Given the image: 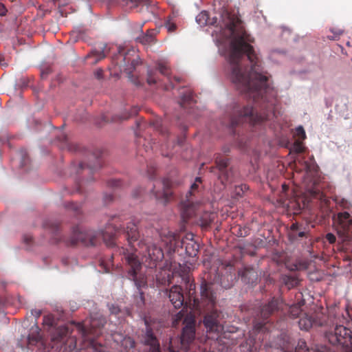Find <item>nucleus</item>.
<instances>
[{
    "instance_id": "nucleus-1",
    "label": "nucleus",
    "mask_w": 352,
    "mask_h": 352,
    "mask_svg": "<svg viewBox=\"0 0 352 352\" xmlns=\"http://www.w3.org/2000/svg\"><path fill=\"white\" fill-rule=\"evenodd\" d=\"M221 18L232 35L228 56L230 79L245 97L252 98L255 103L261 102L263 111L258 113L252 105H236L230 116V126L234 128L245 122L261 124L274 116V104L267 98L272 91L267 78L261 73L259 58L250 45L254 38L247 33L242 21L234 12L223 10Z\"/></svg>"
},
{
    "instance_id": "nucleus-2",
    "label": "nucleus",
    "mask_w": 352,
    "mask_h": 352,
    "mask_svg": "<svg viewBox=\"0 0 352 352\" xmlns=\"http://www.w3.org/2000/svg\"><path fill=\"white\" fill-rule=\"evenodd\" d=\"M214 285V283L204 280L201 285V295L202 304L206 306V313L204 319V326L208 333L214 334V336H211V338L217 340L219 334L223 330V326L219 321L220 313L214 309L216 296Z\"/></svg>"
},
{
    "instance_id": "nucleus-3",
    "label": "nucleus",
    "mask_w": 352,
    "mask_h": 352,
    "mask_svg": "<svg viewBox=\"0 0 352 352\" xmlns=\"http://www.w3.org/2000/svg\"><path fill=\"white\" fill-rule=\"evenodd\" d=\"M120 232L119 228L109 225L104 232H95L93 230L82 231L78 226L73 228L70 238L66 241L68 245H75L78 243L83 245H96L102 240L108 246H113L116 243V236Z\"/></svg>"
},
{
    "instance_id": "nucleus-4",
    "label": "nucleus",
    "mask_w": 352,
    "mask_h": 352,
    "mask_svg": "<svg viewBox=\"0 0 352 352\" xmlns=\"http://www.w3.org/2000/svg\"><path fill=\"white\" fill-rule=\"evenodd\" d=\"M123 254L126 263L129 278L134 282L138 289L137 304L140 307L144 304V296L141 289L147 285L146 277L142 272V263L135 252H130L128 250L123 249Z\"/></svg>"
},
{
    "instance_id": "nucleus-5",
    "label": "nucleus",
    "mask_w": 352,
    "mask_h": 352,
    "mask_svg": "<svg viewBox=\"0 0 352 352\" xmlns=\"http://www.w3.org/2000/svg\"><path fill=\"white\" fill-rule=\"evenodd\" d=\"M160 236L162 243L169 252H175L179 251V248H184L186 254L193 257L199 251V245L194 240L192 233L186 234L182 240H179L173 232L164 230L160 232Z\"/></svg>"
},
{
    "instance_id": "nucleus-6",
    "label": "nucleus",
    "mask_w": 352,
    "mask_h": 352,
    "mask_svg": "<svg viewBox=\"0 0 352 352\" xmlns=\"http://www.w3.org/2000/svg\"><path fill=\"white\" fill-rule=\"evenodd\" d=\"M333 221L340 249L346 252V245L352 243V216L346 211L340 212L333 217Z\"/></svg>"
},
{
    "instance_id": "nucleus-7",
    "label": "nucleus",
    "mask_w": 352,
    "mask_h": 352,
    "mask_svg": "<svg viewBox=\"0 0 352 352\" xmlns=\"http://www.w3.org/2000/svg\"><path fill=\"white\" fill-rule=\"evenodd\" d=\"M106 323L105 318L103 317L94 318L91 317L89 320V327L87 329L86 325L82 323H78L77 327L82 336L89 341V345L91 346V351L94 349L102 348L100 345L98 347L96 346L94 338L102 334V329Z\"/></svg>"
},
{
    "instance_id": "nucleus-8",
    "label": "nucleus",
    "mask_w": 352,
    "mask_h": 352,
    "mask_svg": "<svg viewBox=\"0 0 352 352\" xmlns=\"http://www.w3.org/2000/svg\"><path fill=\"white\" fill-rule=\"evenodd\" d=\"M330 343L340 344L345 352H352V331L343 325H336L333 332L326 334Z\"/></svg>"
},
{
    "instance_id": "nucleus-9",
    "label": "nucleus",
    "mask_w": 352,
    "mask_h": 352,
    "mask_svg": "<svg viewBox=\"0 0 352 352\" xmlns=\"http://www.w3.org/2000/svg\"><path fill=\"white\" fill-rule=\"evenodd\" d=\"M214 162L216 166H211L210 172L214 173L216 169L219 170V179L222 184H226L227 182L232 181V170L228 169L229 165V158L222 156L220 153L215 155Z\"/></svg>"
},
{
    "instance_id": "nucleus-10",
    "label": "nucleus",
    "mask_w": 352,
    "mask_h": 352,
    "mask_svg": "<svg viewBox=\"0 0 352 352\" xmlns=\"http://www.w3.org/2000/svg\"><path fill=\"white\" fill-rule=\"evenodd\" d=\"M283 305L282 301L278 299L273 298L267 305L263 306L261 311V317L262 321L256 320L254 324V328L256 331H266L265 327L267 322L265 320L269 316L281 308Z\"/></svg>"
},
{
    "instance_id": "nucleus-11",
    "label": "nucleus",
    "mask_w": 352,
    "mask_h": 352,
    "mask_svg": "<svg viewBox=\"0 0 352 352\" xmlns=\"http://www.w3.org/2000/svg\"><path fill=\"white\" fill-rule=\"evenodd\" d=\"M200 183H201V178L196 177L195 182L190 186V191L186 195V201L182 204L181 216L183 221L185 222H187L191 217L195 215V206L190 197L198 189L199 184Z\"/></svg>"
},
{
    "instance_id": "nucleus-12",
    "label": "nucleus",
    "mask_w": 352,
    "mask_h": 352,
    "mask_svg": "<svg viewBox=\"0 0 352 352\" xmlns=\"http://www.w3.org/2000/svg\"><path fill=\"white\" fill-rule=\"evenodd\" d=\"M153 188L151 189V191L156 199L162 200L165 203L168 201L173 195L171 181L166 178L162 182H156V184H153Z\"/></svg>"
},
{
    "instance_id": "nucleus-13",
    "label": "nucleus",
    "mask_w": 352,
    "mask_h": 352,
    "mask_svg": "<svg viewBox=\"0 0 352 352\" xmlns=\"http://www.w3.org/2000/svg\"><path fill=\"white\" fill-rule=\"evenodd\" d=\"M140 248L146 246L147 253L146 261L148 262L151 267H155L157 262L161 261L164 258V252L161 247L155 244L146 245L142 241L138 242Z\"/></svg>"
},
{
    "instance_id": "nucleus-14",
    "label": "nucleus",
    "mask_w": 352,
    "mask_h": 352,
    "mask_svg": "<svg viewBox=\"0 0 352 352\" xmlns=\"http://www.w3.org/2000/svg\"><path fill=\"white\" fill-rule=\"evenodd\" d=\"M131 53L135 54V52L132 50H128L127 52H125L124 49H119V55L118 58H121L123 61L122 67H124V69L129 70L131 72V69H135L136 65L138 64V56L135 55V57L133 58H131L130 57ZM122 67V65L120 66Z\"/></svg>"
},
{
    "instance_id": "nucleus-15",
    "label": "nucleus",
    "mask_w": 352,
    "mask_h": 352,
    "mask_svg": "<svg viewBox=\"0 0 352 352\" xmlns=\"http://www.w3.org/2000/svg\"><path fill=\"white\" fill-rule=\"evenodd\" d=\"M168 298L175 309H179L184 305L183 289L180 286H173L168 292Z\"/></svg>"
},
{
    "instance_id": "nucleus-16",
    "label": "nucleus",
    "mask_w": 352,
    "mask_h": 352,
    "mask_svg": "<svg viewBox=\"0 0 352 352\" xmlns=\"http://www.w3.org/2000/svg\"><path fill=\"white\" fill-rule=\"evenodd\" d=\"M195 336L194 322L187 324L184 328L180 338L181 346L185 349L193 342Z\"/></svg>"
},
{
    "instance_id": "nucleus-17",
    "label": "nucleus",
    "mask_w": 352,
    "mask_h": 352,
    "mask_svg": "<svg viewBox=\"0 0 352 352\" xmlns=\"http://www.w3.org/2000/svg\"><path fill=\"white\" fill-rule=\"evenodd\" d=\"M70 334L69 328L66 326H60L56 329L52 335V341L60 344V346L65 344Z\"/></svg>"
},
{
    "instance_id": "nucleus-18",
    "label": "nucleus",
    "mask_w": 352,
    "mask_h": 352,
    "mask_svg": "<svg viewBox=\"0 0 352 352\" xmlns=\"http://www.w3.org/2000/svg\"><path fill=\"white\" fill-rule=\"evenodd\" d=\"M309 232L303 225L298 223H292L289 233V239L292 241L298 240L300 238L307 237Z\"/></svg>"
},
{
    "instance_id": "nucleus-19",
    "label": "nucleus",
    "mask_w": 352,
    "mask_h": 352,
    "mask_svg": "<svg viewBox=\"0 0 352 352\" xmlns=\"http://www.w3.org/2000/svg\"><path fill=\"white\" fill-rule=\"evenodd\" d=\"M126 236L129 244L131 248H135L134 243L138 242L140 235L138 231V226L134 222L128 223L126 230Z\"/></svg>"
},
{
    "instance_id": "nucleus-20",
    "label": "nucleus",
    "mask_w": 352,
    "mask_h": 352,
    "mask_svg": "<svg viewBox=\"0 0 352 352\" xmlns=\"http://www.w3.org/2000/svg\"><path fill=\"white\" fill-rule=\"evenodd\" d=\"M43 226L45 229L52 233V239L54 243H57L63 240L62 235L60 233L58 222L53 220H47L45 221Z\"/></svg>"
},
{
    "instance_id": "nucleus-21",
    "label": "nucleus",
    "mask_w": 352,
    "mask_h": 352,
    "mask_svg": "<svg viewBox=\"0 0 352 352\" xmlns=\"http://www.w3.org/2000/svg\"><path fill=\"white\" fill-rule=\"evenodd\" d=\"M241 280L246 284H253L256 282L257 273L252 267H244L239 272Z\"/></svg>"
},
{
    "instance_id": "nucleus-22",
    "label": "nucleus",
    "mask_w": 352,
    "mask_h": 352,
    "mask_svg": "<svg viewBox=\"0 0 352 352\" xmlns=\"http://www.w3.org/2000/svg\"><path fill=\"white\" fill-rule=\"evenodd\" d=\"M214 219V214L208 212H204L199 215L197 223L203 228H208Z\"/></svg>"
},
{
    "instance_id": "nucleus-23",
    "label": "nucleus",
    "mask_w": 352,
    "mask_h": 352,
    "mask_svg": "<svg viewBox=\"0 0 352 352\" xmlns=\"http://www.w3.org/2000/svg\"><path fill=\"white\" fill-rule=\"evenodd\" d=\"M179 103L180 106L184 109L192 108V105L196 103L192 92L190 90L186 91V93L182 96Z\"/></svg>"
},
{
    "instance_id": "nucleus-24",
    "label": "nucleus",
    "mask_w": 352,
    "mask_h": 352,
    "mask_svg": "<svg viewBox=\"0 0 352 352\" xmlns=\"http://www.w3.org/2000/svg\"><path fill=\"white\" fill-rule=\"evenodd\" d=\"M41 340V336L40 335V329L37 326L35 327H32L30 333L28 337V345H36Z\"/></svg>"
},
{
    "instance_id": "nucleus-25",
    "label": "nucleus",
    "mask_w": 352,
    "mask_h": 352,
    "mask_svg": "<svg viewBox=\"0 0 352 352\" xmlns=\"http://www.w3.org/2000/svg\"><path fill=\"white\" fill-rule=\"evenodd\" d=\"M155 34V30L150 29L147 30L146 34L138 37L137 40L143 45L151 44L154 41Z\"/></svg>"
},
{
    "instance_id": "nucleus-26",
    "label": "nucleus",
    "mask_w": 352,
    "mask_h": 352,
    "mask_svg": "<svg viewBox=\"0 0 352 352\" xmlns=\"http://www.w3.org/2000/svg\"><path fill=\"white\" fill-rule=\"evenodd\" d=\"M140 109L138 106H133L131 108L129 111H125L121 116H116L112 118V122H116L118 120H125L131 117L138 114Z\"/></svg>"
},
{
    "instance_id": "nucleus-27",
    "label": "nucleus",
    "mask_w": 352,
    "mask_h": 352,
    "mask_svg": "<svg viewBox=\"0 0 352 352\" xmlns=\"http://www.w3.org/2000/svg\"><path fill=\"white\" fill-rule=\"evenodd\" d=\"M144 343L145 344L150 346V347L160 344L157 338L153 332V330L150 327L146 328Z\"/></svg>"
},
{
    "instance_id": "nucleus-28",
    "label": "nucleus",
    "mask_w": 352,
    "mask_h": 352,
    "mask_svg": "<svg viewBox=\"0 0 352 352\" xmlns=\"http://www.w3.org/2000/svg\"><path fill=\"white\" fill-rule=\"evenodd\" d=\"M305 305L304 300H300L296 304L291 305L289 308V313L291 317L296 318L300 317L302 314L301 307Z\"/></svg>"
},
{
    "instance_id": "nucleus-29",
    "label": "nucleus",
    "mask_w": 352,
    "mask_h": 352,
    "mask_svg": "<svg viewBox=\"0 0 352 352\" xmlns=\"http://www.w3.org/2000/svg\"><path fill=\"white\" fill-rule=\"evenodd\" d=\"M106 56V53L103 48L101 50H94L89 54L87 55V58H94L91 63V64H96L100 60L103 59Z\"/></svg>"
},
{
    "instance_id": "nucleus-30",
    "label": "nucleus",
    "mask_w": 352,
    "mask_h": 352,
    "mask_svg": "<svg viewBox=\"0 0 352 352\" xmlns=\"http://www.w3.org/2000/svg\"><path fill=\"white\" fill-rule=\"evenodd\" d=\"M157 69L160 71V72L164 75L168 76L170 72V66L168 63L165 60H159L157 64Z\"/></svg>"
},
{
    "instance_id": "nucleus-31",
    "label": "nucleus",
    "mask_w": 352,
    "mask_h": 352,
    "mask_svg": "<svg viewBox=\"0 0 352 352\" xmlns=\"http://www.w3.org/2000/svg\"><path fill=\"white\" fill-rule=\"evenodd\" d=\"M283 283L290 289L298 285V279L295 276H285L283 277Z\"/></svg>"
},
{
    "instance_id": "nucleus-32",
    "label": "nucleus",
    "mask_w": 352,
    "mask_h": 352,
    "mask_svg": "<svg viewBox=\"0 0 352 352\" xmlns=\"http://www.w3.org/2000/svg\"><path fill=\"white\" fill-rule=\"evenodd\" d=\"M301 329L308 330L312 327V320L310 318H301L298 322Z\"/></svg>"
},
{
    "instance_id": "nucleus-33",
    "label": "nucleus",
    "mask_w": 352,
    "mask_h": 352,
    "mask_svg": "<svg viewBox=\"0 0 352 352\" xmlns=\"http://www.w3.org/2000/svg\"><path fill=\"white\" fill-rule=\"evenodd\" d=\"M157 72L153 69H149L147 72V82L148 85H154L157 82Z\"/></svg>"
},
{
    "instance_id": "nucleus-34",
    "label": "nucleus",
    "mask_w": 352,
    "mask_h": 352,
    "mask_svg": "<svg viewBox=\"0 0 352 352\" xmlns=\"http://www.w3.org/2000/svg\"><path fill=\"white\" fill-rule=\"evenodd\" d=\"M290 152L296 153H301L304 152V146L302 142L300 140H296L290 149Z\"/></svg>"
},
{
    "instance_id": "nucleus-35",
    "label": "nucleus",
    "mask_w": 352,
    "mask_h": 352,
    "mask_svg": "<svg viewBox=\"0 0 352 352\" xmlns=\"http://www.w3.org/2000/svg\"><path fill=\"white\" fill-rule=\"evenodd\" d=\"M337 205L341 207L342 209L350 210L352 208V204L346 199H336Z\"/></svg>"
},
{
    "instance_id": "nucleus-36",
    "label": "nucleus",
    "mask_w": 352,
    "mask_h": 352,
    "mask_svg": "<svg viewBox=\"0 0 352 352\" xmlns=\"http://www.w3.org/2000/svg\"><path fill=\"white\" fill-rule=\"evenodd\" d=\"M66 207L72 211H74V213L76 216H78L80 214H81V205L76 203H69L67 204Z\"/></svg>"
},
{
    "instance_id": "nucleus-37",
    "label": "nucleus",
    "mask_w": 352,
    "mask_h": 352,
    "mask_svg": "<svg viewBox=\"0 0 352 352\" xmlns=\"http://www.w3.org/2000/svg\"><path fill=\"white\" fill-rule=\"evenodd\" d=\"M296 352H311V351L307 347L306 342L303 340H300L296 347Z\"/></svg>"
},
{
    "instance_id": "nucleus-38",
    "label": "nucleus",
    "mask_w": 352,
    "mask_h": 352,
    "mask_svg": "<svg viewBox=\"0 0 352 352\" xmlns=\"http://www.w3.org/2000/svg\"><path fill=\"white\" fill-rule=\"evenodd\" d=\"M331 32L333 34V35H328L327 38L329 40H338L339 37L343 34V30L340 29H336L333 28L331 30Z\"/></svg>"
},
{
    "instance_id": "nucleus-39",
    "label": "nucleus",
    "mask_w": 352,
    "mask_h": 352,
    "mask_svg": "<svg viewBox=\"0 0 352 352\" xmlns=\"http://www.w3.org/2000/svg\"><path fill=\"white\" fill-rule=\"evenodd\" d=\"M127 5L131 4V7H137L139 5L147 6L148 0H124Z\"/></svg>"
},
{
    "instance_id": "nucleus-40",
    "label": "nucleus",
    "mask_w": 352,
    "mask_h": 352,
    "mask_svg": "<svg viewBox=\"0 0 352 352\" xmlns=\"http://www.w3.org/2000/svg\"><path fill=\"white\" fill-rule=\"evenodd\" d=\"M164 25L168 32H173L177 28L175 23L170 17L166 21Z\"/></svg>"
},
{
    "instance_id": "nucleus-41",
    "label": "nucleus",
    "mask_w": 352,
    "mask_h": 352,
    "mask_svg": "<svg viewBox=\"0 0 352 352\" xmlns=\"http://www.w3.org/2000/svg\"><path fill=\"white\" fill-rule=\"evenodd\" d=\"M197 21L200 25H206L207 24L208 21V14L206 12H201L196 18Z\"/></svg>"
},
{
    "instance_id": "nucleus-42",
    "label": "nucleus",
    "mask_w": 352,
    "mask_h": 352,
    "mask_svg": "<svg viewBox=\"0 0 352 352\" xmlns=\"http://www.w3.org/2000/svg\"><path fill=\"white\" fill-rule=\"evenodd\" d=\"M296 136L298 138V140H303L306 138L305 131L302 126H300L296 129Z\"/></svg>"
},
{
    "instance_id": "nucleus-43",
    "label": "nucleus",
    "mask_w": 352,
    "mask_h": 352,
    "mask_svg": "<svg viewBox=\"0 0 352 352\" xmlns=\"http://www.w3.org/2000/svg\"><path fill=\"white\" fill-rule=\"evenodd\" d=\"M248 190V186L246 184H242L236 186L235 188V195L241 197L245 191Z\"/></svg>"
},
{
    "instance_id": "nucleus-44",
    "label": "nucleus",
    "mask_w": 352,
    "mask_h": 352,
    "mask_svg": "<svg viewBox=\"0 0 352 352\" xmlns=\"http://www.w3.org/2000/svg\"><path fill=\"white\" fill-rule=\"evenodd\" d=\"M43 324L52 327L54 324V318L53 315L50 314L43 317Z\"/></svg>"
},
{
    "instance_id": "nucleus-45",
    "label": "nucleus",
    "mask_w": 352,
    "mask_h": 352,
    "mask_svg": "<svg viewBox=\"0 0 352 352\" xmlns=\"http://www.w3.org/2000/svg\"><path fill=\"white\" fill-rule=\"evenodd\" d=\"M324 239L327 241H328L330 244H333L336 242V236L334 234L329 232L326 234Z\"/></svg>"
},
{
    "instance_id": "nucleus-46",
    "label": "nucleus",
    "mask_w": 352,
    "mask_h": 352,
    "mask_svg": "<svg viewBox=\"0 0 352 352\" xmlns=\"http://www.w3.org/2000/svg\"><path fill=\"white\" fill-rule=\"evenodd\" d=\"M289 208H292L294 209V213H298L300 211L302 206L299 203L292 202L290 201Z\"/></svg>"
},
{
    "instance_id": "nucleus-47",
    "label": "nucleus",
    "mask_w": 352,
    "mask_h": 352,
    "mask_svg": "<svg viewBox=\"0 0 352 352\" xmlns=\"http://www.w3.org/2000/svg\"><path fill=\"white\" fill-rule=\"evenodd\" d=\"M249 234V229L248 228H239V230L237 232V235L241 237H244L248 235Z\"/></svg>"
},
{
    "instance_id": "nucleus-48",
    "label": "nucleus",
    "mask_w": 352,
    "mask_h": 352,
    "mask_svg": "<svg viewBox=\"0 0 352 352\" xmlns=\"http://www.w3.org/2000/svg\"><path fill=\"white\" fill-rule=\"evenodd\" d=\"M151 124L158 131H160L161 133H166V131L162 128L160 122L159 120H155L151 122Z\"/></svg>"
},
{
    "instance_id": "nucleus-49",
    "label": "nucleus",
    "mask_w": 352,
    "mask_h": 352,
    "mask_svg": "<svg viewBox=\"0 0 352 352\" xmlns=\"http://www.w3.org/2000/svg\"><path fill=\"white\" fill-rule=\"evenodd\" d=\"M108 184L112 188H117L121 186L122 182L119 179H111L109 181Z\"/></svg>"
},
{
    "instance_id": "nucleus-50",
    "label": "nucleus",
    "mask_w": 352,
    "mask_h": 352,
    "mask_svg": "<svg viewBox=\"0 0 352 352\" xmlns=\"http://www.w3.org/2000/svg\"><path fill=\"white\" fill-rule=\"evenodd\" d=\"M313 166H314V164H311L310 162H308L307 161L303 162V169L306 172H309V171H311V170H313Z\"/></svg>"
},
{
    "instance_id": "nucleus-51",
    "label": "nucleus",
    "mask_w": 352,
    "mask_h": 352,
    "mask_svg": "<svg viewBox=\"0 0 352 352\" xmlns=\"http://www.w3.org/2000/svg\"><path fill=\"white\" fill-rule=\"evenodd\" d=\"M8 10L6 7V6L0 2V16H4L7 14Z\"/></svg>"
},
{
    "instance_id": "nucleus-52",
    "label": "nucleus",
    "mask_w": 352,
    "mask_h": 352,
    "mask_svg": "<svg viewBox=\"0 0 352 352\" xmlns=\"http://www.w3.org/2000/svg\"><path fill=\"white\" fill-rule=\"evenodd\" d=\"M94 76L98 79H101L103 77V70L98 69L94 72Z\"/></svg>"
},
{
    "instance_id": "nucleus-53",
    "label": "nucleus",
    "mask_w": 352,
    "mask_h": 352,
    "mask_svg": "<svg viewBox=\"0 0 352 352\" xmlns=\"http://www.w3.org/2000/svg\"><path fill=\"white\" fill-rule=\"evenodd\" d=\"M31 314L35 317L36 320H37L41 315V311L39 309H32Z\"/></svg>"
},
{
    "instance_id": "nucleus-54",
    "label": "nucleus",
    "mask_w": 352,
    "mask_h": 352,
    "mask_svg": "<svg viewBox=\"0 0 352 352\" xmlns=\"http://www.w3.org/2000/svg\"><path fill=\"white\" fill-rule=\"evenodd\" d=\"M168 349V352H178V349L175 348L173 345L172 339L170 340Z\"/></svg>"
},
{
    "instance_id": "nucleus-55",
    "label": "nucleus",
    "mask_w": 352,
    "mask_h": 352,
    "mask_svg": "<svg viewBox=\"0 0 352 352\" xmlns=\"http://www.w3.org/2000/svg\"><path fill=\"white\" fill-rule=\"evenodd\" d=\"M150 352H161L160 349V344L150 347Z\"/></svg>"
},
{
    "instance_id": "nucleus-56",
    "label": "nucleus",
    "mask_w": 352,
    "mask_h": 352,
    "mask_svg": "<svg viewBox=\"0 0 352 352\" xmlns=\"http://www.w3.org/2000/svg\"><path fill=\"white\" fill-rule=\"evenodd\" d=\"M137 190H138V191H139V193H140V194H141V193L144 191V190H143L142 188H140V189H138V190H135V191L133 192V196L135 198H137V197H138V196H139V194L136 192Z\"/></svg>"
},
{
    "instance_id": "nucleus-57",
    "label": "nucleus",
    "mask_w": 352,
    "mask_h": 352,
    "mask_svg": "<svg viewBox=\"0 0 352 352\" xmlns=\"http://www.w3.org/2000/svg\"><path fill=\"white\" fill-rule=\"evenodd\" d=\"M32 241V238L31 236H24V241L26 243H30Z\"/></svg>"
},
{
    "instance_id": "nucleus-58",
    "label": "nucleus",
    "mask_w": 352,
    "mask_h": 352,
    "mask_svg": "<svg viewBox=\"0 0 352 352\" xmlns=\"http://www.w3.org/2000/svg\"><path fill=\"white\" fill-rule=\"evenodd\" d=\"M71 339V343L69 344V348H75L76 347V340L74 338Z\"/></svg>"
},
{
    "instance_id": "nucleus-59",
    "label": "nucleus",
    "mask_w": 352,
    "mask_h": 352,
    "mask_svg": "<svg viewBox=\"0 0 352 352\" xmlns=\"http://www.w3.org/2000/svg\"><path fill=\"white\" fill-rule=\"evenodd\" d=\"M25 155H26V152L25 151H21V156L23 157L22 163H25Z\"/></svg>"
},
{
    "instance_id": "nucleus-60",
    "label": "nucleus",
    "mask_w": 352,
    "mask_h": 352,
    "mask_svg": "<svg viewBox=\"0 0 352 352\" xmlns=\"http://www.w3.org/2000/svg\"><path fill=\"white\" fill-rule=\"evenodd\" d=\"M60 140L62 142H67V138L65 135H62L61 138H60Z\"/></svg>"
},
{
    "instance_id": "nucleus-61",
    "label": "nucleus",
    "mask_w": 352,
    "mask_h": 352,
    "mask_svg": "<svg viewBox=\"0 0 352 352\" xmlns=\"http://www.w3.org/2000/svg\"><path fill=\"white\" fill-rule=\"evenodd\" d=\"M111 311L112 314H118L119 310L117 309V308H115V307H113L112 309H111Z\"/></svg>"
},
{
    "instance_id": "nucleus-62",
    "label": "nucleus",
    "mask_w": 352,
    "mask_h": 352,
    "mask_svg": "<svg viewBox=\"0 0 352 352\" xmlns=\"http://www.w3.org/2000/svg\"><path fill=\"white\" fill-rule=\"evenodd\" d=\"M129 341L130 342V346L131 348L135 347V342L133 340H131V339H129Z\"/></svg>"
},
{
    "instance_id": "nucleus-63",
    "label": "nucleus",
    "mask_w": 352,
    "mask_h": 352,
    "mask_svg": "<svg viewBox=\"0 0 352 352\" xmlns=\"http://www.w3.org/2000/svg\"><path fill=\"white\" fill-rule=\"evenodd\" d=\"M195 287V284H193L192 283H190V285H189V289L190 290L194 289Z\"/></svg>"
},
{
    "instance_id": "nucleus-64",
    "label": "nucleus",
    "mask_w": 352,
    "mask_h": 352,
    "mask_svg": "<svg viewBox=\"0 0 352 352\" xmlns=\"http://www.w3.org/2000/svg\"><path fill=\"white\" fill-rule=\"evenodd\" d=\"M221 286L225 288V289H228V288H230V285H223V283H221Z\"/></svg>"
}]
</instances>
